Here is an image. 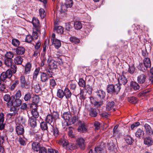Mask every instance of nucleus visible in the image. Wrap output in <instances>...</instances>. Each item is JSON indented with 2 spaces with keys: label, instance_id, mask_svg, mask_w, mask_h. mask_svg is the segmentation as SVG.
Here are the masks:
<instances>
[{
  "label": "nucleus",
  "instance_id": "nucleus-1",
  "mask_svg": "<svg viewBox=\"0 0 153 153\" xmlns=\"http://www.w3.org/2000/svg\"><path fill=\"white\" fill-rule=\"evenodd\" d=\"M121 88L119 85L116 84L115 85L109 84L107 87V91L108 93L117 94L119 92Z\"/></svg>",
  "mask_w": 153,
  "mask_h": 153
},
{
  "label": "nucleus",
  "instance_id": "nucleus-2",
  "mask_svg": "<svg viewBox=\"0 0 153 153\" xmlns=\"http://www.w3.org/2000/svg\"><path fill=\"white\" fill-rule=\"evenodd\" d=\"M59 117V115L57 111H53L51 114H48L45 118V121L50 124L54 122Z\"/></svg>",
  "mask_w": 153,
  "mask_h": 153
},
{
  "label": "nucleus",
  "instance_id": "nucleus-3",
  "mask_svg": "<svg viewBox=\"0 0 153 153\" xmlns=\"http://www.w3.org/2000/svg\"><path fill=\"white\" fill-rule=\"evenodd\" d=\"M4 64L6 66L8 67H10L11 70L13 73L14 74L17 71V66L15 64H13L12 59H6L4 60Z\"/></svg>",
  "mask_w": 153,
  "mask_h": 153
},
{
  "label": "nucleus",
  "instance_id": "nucleus-4",
  "mask_svg": "<svg viewBox=\"0 0 153 153\" xmlns=\"http://www.w3.org/2000/svg\"><path fill=\"white\" fill-rule=\"evenodd\" d=\"M13 72L11 70L8 69L6 72H3L0 75V79L4 82L7 78L10 79L12 76Z\"/></svg>",
  "mask_w": 153,
  "mask_h": 153
},
{
  "label": "nucleus",
  "instance_id": "nucleus-5",
  "mask_svg": "<svg viewBox=\"0 0 153 153\" xmlns=\"http://www.w3.org/2000/svg\"><path fill=\"white\" fill-rule=\"evenodd\" d=\"M4 101L7 102V105L8 107H10L13 105L12 102L15 100V96H12L10 97L8 94H5L3 97Z\"/></svg>",
  "mask_w": 153,
  "mask_h": 153
},
{
  "label": "nucleus",
  "instance_id": "nucleus-6",
  "mask_svg": "<svg viewBox=\"0 0 153 153\" xmlns=\"http://www.w3.org/2000/svg\"><path fill=\"white\" fill-rule=\"evenodd\" d=\"M20 81L21 88H28L29 83L26 81L25 76H21L20 77Z\"/></svg>",
  "mask_w": 153,
  "mask_h": 153
},
{
  "label": "nucleus",
  "instance_id": "nucleus-7",
  "mask_svg": "<svg viewBox=\"0 0 153 153\" xmlns=\"http://www.w3.org/2000/svg\"><path fill=\"white\" fill-rule=\"evenodd\" d=\"M47 62L48 64V68L51 70L57 68V65L56 62L52 60L51 59H50L49 57L48 58Z\"/></svg>",
  "mask_w": 153,
  "mask_h": 153
},
{
  "label": "nucleus",
  "instance_id": "nucleus-8",
  "mask_svg": "<svg viewBox=\"0 0 153 153\" xmlns=\"http://www.w3.org/2000/svg\"><path fill=\"white\" fill-rule=\"evenodd\" d=\"M118 84L120 86L121 85H124L126 84L128 82V80L123 75H119L118 77Z\"/></svg>",
  "mask_w": 153,
  "mask_h": 153
},
{
  "label": "nucleus",
  "instance_id": "nucleus-9",
  "mask_svg": "<svg viewBox=\"0 0 153 153\" xmlns=\"http://www.w3.org/2000/svg\"><path fill=\"white\" fill-rule=\"evenodd\" d=\"M76 143L81 149L83 150L85 149V140L83 138L81 137L78 138L76 140Z\"/></svg>",
  "mask_w": 153,
  "mask_h": 153
},
{
  "label": "nucleus",
  "instance_id": "nucleus-10",
  "mask_svg": "<svg viewBox=\"0 0 153 153\" xmlns=\"http://www.w3.org/2000/svg\"><path fill=\"white\" fill-rule=\"evenodd\" d=\"M31 107L32 108L31 113L33 117V118H37L39 116L38 113L37 111V106L36 104H32Z\"/></svg>",
  "mask_w": 153,
  "mask_h": 153
},
{
  "label": "nucleus",
  "instance_id": "nucleus-11",
  "mask_svg": "<svg viewBox=\"0 0 153 153\" xmlns=\"http://www.w3.org/2000/svg\"><path fill=\"white\" fill-rule=\"evenodd\" d=\"M16 133L19 136L23 135L25 131L24 127L22 125L17 126L16 127Z\"/></svg>",
  "mask_w": 153,
  "mask_h": 153
},
{
  "label": "nucleus",
  "instance_id": "nucleus-12",
  "mask_svg": "<svg viewBox=\"0 0 153 153\" xmlns=\"http://www.w3.org/2000/svg\"><path fill=\"white\" fill-rule=\"evenodd\" d=\"M146 76L143 74L139 75L137 77V81L139 83L143 84L145 82Z\"/></svg>",
  "mask_w": 153,
  "mask_h": 153
},
{
  "label": "nucleus",
  "instance_id": "nucleus-13",
  "mask_svg": "<svg viewBox=\"0 0 153 153\" xmlns=\"http://www.w3.org/2000/svg\"><path fill=\"white\" fill-rule=\"evenodd\" d=\"M34 27V28H40V26L39 20L36 17H33L31 22Z\"/></svg>",
  "mask_w": 153,
  "mask_h": 153
},
{
  "label": "nucleus",
  "instance_id": "nucleus-14",
  "mask_svg": "<svg viewBox=\"0 0 153 153\" xmlns=\"http://www.w3.org/2000/svg\"><path fill=\"white\" fill-rule=\"evenodd\" d=\"M58 143L60 145L64 146H66L68 145V140L66 139V137L63 136L59 140Z\"/></svg>",
  "mask_w": 153,
  "mask_h": 153
},
{
  "label": "nucleus",
  "instance_id": "nucleus-15",
  "mask_svg": "<svg viewBox=\"0 0 153 153\" xmlns=\"http://www.w3.org/2000/svg\"><path fill=\"white\" fill-rule=\"evenodd\" d=\"M40 77L41 81L42 82H45L48 80L50 77L48 76L46 73L42 72L40 75Z\"/></svg>",
  "mask_w": 153,
  "mask_h": 153
},
{
  "label": "nucleus",
  "instance_id": "nucleus-16",
  "mask_svg": "<svg viewBox=\"0 0 153 153\" xmlns=\"http://www.w3.org/2000/svg\"><path fill=\"white\" fill-rule=\"evenodd\" d=\"M144 143L148 146L151 145L153 143L152 138L150 137H147L144 139Z\"/></svg>",
  "mask_w": 153,
  "mask_h": 153
},
{
  "label": "nucleus",
  "instance_id": "nucleus-17",
  "mask_svg": "<svg viewBox=\"0 0 153 153\" xmlns=\"http://www.w3.org/2000/svg\"><path fill=\"white\" fill-rule=\"evenodd\" d=\"M32 146V149L36 152L38 151L41 147L40 143L37 142H33Z\"/></svg>",
  "mask_w": 153,
  "mask_h": 153
},
{
  "label": "nucleus",
  "instance_id": "nucleus-18",
  "mask_svg": "<svg viewBox=\"0 0 153 153\" xmlns=\"http://www.w3.org/2000/svg\"><path fill=\"white\" fill-rule=\"evenodd\" d=\"M143 64L146 68H150L151 66V62L149 58L146 57L143 60Z\"/></svg>",
  "mask_w": 153,
  "mask_h": 153
},
{
  "label": "nucleus",
  "instance_id": "nucleus-19",
  "mask_svg": "<svg viewBox=\"0 0 153 153\" xmlns=\"http://www.w3.org/2000/svg\"><path fill=\"white\" fill-rule=\"evenodd\" d=\"M89 114L91 117H96L97 114V110L95 108H91L89 110Z\"/></svg>",
  "mask_w": 153,
  "mask_h": 153
},
{
  "label": "nucleus",
  "instance_id": "nucleus-20",
  "mask_svg": "<svg viewBox=\"0 0 153 153\" xmlns=\"http://www.w3.org/2000/svg\"><path fill=\"white\" fill-rule=\"evenodd\" d=\"M36 119L34 118H30L29 120V123L30 126L33 128H35L36 126Z\"/></svg>",
  "mask_w": 153,
  "mask_h": 153
},
{
  "label": "nucleus",
  "instance_id": "nucleus-21",
  "mask_svg": "<svg viewBox=\"0 0 153 153\" xmlns=\"http://www.w3.org/2000/svg\"><path fill=\"white\" fill-rule=\"evenodd\" d=\"M71 115L70 111L65 112H64L62 115V118L65 120H68V121L71 118Z\"/></svg>",
  "mask_w": 153,
  "mask_h": 153
},
{
  "label": "nucleus",
  "instance_id": "nucleus-22",
  "mask_svg": "<svg viewBox=\"0 0 153 153\" xmlns=\"http://www.w3.org/2000/svg\"><path fill=\"white\" fill-rule=\"evenodd\" d=\"M52 130L51 131V132L52 133L53 135L56 137H57L59 135V131L58 128L56 127H53L52 126Z\"/></svg>",
  "mask_w": 153,
  "mask_h": 153
},
{
  "label": "nucleus",
  "instance_id": "nucleus-23",
  "mask_svg": "<svg viewBox=\"0 0 153 153\" xmlns=\"http://www.w3.org/2000/svg\"><path fill=\"white\" fill-rule=\"evenodd\" d=\"M25 48L22 46L18 47L16 50V53L19 55H22L25 52Z\"/></svg>",
  "mask_w": 153,
  "mask_h": 153
},
{
  "label": "nucleus",
  "instance_id": "nucleus-24",
  "mask_svg": "<svg viewBox=\"0 0 153 153\" xmlns=\"http://www.w3.org/2000/svg\"><path fill=\"white\" fill-rule=\"evenodd\" d=\"M144 127L145 129L146 134L150 135L152 134L153 130L152 131V128L150 126L147 124H145Z\"/></svg>",
  "mask_w": 153,
  "mask_h": 153
},
{
  "label": "nucleus",
  "instance_id": "nucleus-25",
  "mask_svg": "<svg viewBox=\"0 0 153 153\" xmlns=\"http://www.w3.org/2000/svg\"><path fill=\"white\" fill-rule=\"evenodd\" d=\"M52 41V44L56 48L58 49L60 47L61 43L59 40L55 39H53V41Z\"/></svg>",
  "mask_w": 153,
  "mask_h": 153
},
{
  "label": "nucleus",
  "instance_id": "nucleus-26",
  "mask_svg": "<svg viewBox=\"0 0 153 153\" xmlns=\"http://www.w3.org/2000/svg\"><path fill=\"white\" fill-rule=\"evenodd\" d=\"M115 105V103L113 101L108 102L106 105V109L107 111H109L111 110H112L113 109Z\"/></svg>",
  "mask_w": 153,
  "mask_h": 153
},
{
  "label": "nucleus",
  "instance_id": "nucleus-27",
  "mask_svg": "<svg viewBox=\"0 0 153 153\" xmlns=\"http://www.w3.org/2000/svg\"><path fill=\"white\" fill-rule=\"evenodd\" d=\"M23 59L22 57L20 56H18L14 59V62L15 65H21Z\"/></svg>",
  "mask_w": 153,
  "mask_h": 153
},
{
  "label": "nucleus",
  "instance_id": "nucleus-28",
  "mask_svg": "<svg viewBox=\"0 0 153 153\" xmlns=\"http://www.w3.org/2000/svg\"><path fill=\"white\" fill-rule=\"evenodd\" d=\"M18 140L21 145L23 146L26 145V142L27 139L25 138V137L23 135L19 136Z\"/></svg>",
  "mask_w": 153,
  "mask_h": 153
},
{
  "label": "nucleus",
  "instance_id": "nucleus-29",
  "mask_svg": "<svg viewBox=\"0 0 153 153\" xmlns=\"http://www.w3.org/2000/svg\"><path fill=\"white\" fill-rule=\"evenodd\" d=\"M40 28H33L32 35L34 38L33 39H36L38 37V33L40 32Z\"/></svg>",
  "mask_w": 153,
  "mask_h": 153
},
{
  "label": "nucleus",
  "instance_id": "nucleus-30",
  "mask_svg": "<svg viewBox=\"0 0 153 153\" xmlns=\"http://www.w3.org/2000/svg\"><path fill=\"white\" fill-rule=\"evenodd\" d=\"M97 95L100 99H103L105 96V92L102 90H98L96 92Z\"/></svg>",
  "mask_w": 153,
  "mask_h": 153
},
{
  "label": "nucleus",
  "instance_id": "nucleus-31",
  "mask_svg": "<svg viewBox=\"0 0 153 153\" xmlns=\"http://www.w3.org/2000/svg\"><path fill=\"white\" fill-rule=\"evenodd\" d=\"M12 102L13 103L12 106H19L21 105L22 101L19 98H16L15 97V100Z\"/></svg>",
  "mask_w": 153,
  "mask_h": 153
},
{
  "label": "nucleus",
  "instance_id": "nucleus-32",
  "mask_svg": "<svg viewBox=\"0 0 153 153\" xmlns=\"http://www.w3.org/2000/svg\"><path fill=\"white\" fill-rule=\"evenodd\" d=\"M64 96L66 99H68L71 97L72 94L69 89L68 88H65L64 91Z\"/></svg>",
  "mask_w": 153,
  "mask_h": 153
},
{
  "label": "nucleus",
  "instance_id": "nucleus-33",
  "mask_svg": "<svg viewBox=\"0 0 153 153\" xmlns=\"http://www.w3.org/2000/svg\"><path fill=\"white\" fill-rule=\"evenodd\" d=\"M32 67L31 65L29 62L27 63L25 66V73L26 74H28L30 73Z\"/></svg>",
  "mask_w": 153,
  "mask_h": 153
},
{
  "label": "nucleus",
  "instance_id": "nucleus-34",
  "mask_svg": "<svg viewBox=\"0 0 153 153\" xmlns=\"http://www.w3.org/2000/svg\"><path fill=\"white\" fill-rule=\"evenodd\" d=\"M144 133L143 130L138 129L135 133V135L137 137L140 138L143 136Z\"/></svg>",
  "mask_w": 153,
  "mask_h": 153
},
{
  "label": "nucleus",
  "instance_id": "nucleus-35",
  "mask_svg": "<svg viewBox=\"0 0 153 153\" xmlns=\"http://www.w3.org/2000/svg\"><path fill=\"white\" fill-rule=\"evenodd\" d=\"M54 30L58 33L62 34L64 32L63 28L60 26H56L54 28Z\"/></svg>",
  "mask_w": 153,
  "mask_h": 153
},
{
  "label": "nucleus",
  "instance_id": "nucleus-36",
  "mask_svg": "<svg viewBox=\"0 0 153 153\" xmlns=\"http://www.w3.org/2000/svg\"><path fill=\"white\" fill-rule=\"evenodd\" d=\"M131 86L135 90H138L140 88V86L137 83L135 82L131 81L130 83Z\"/></svg>",
  "mask_w": 153,
  "mask_h": 153
},
{
  "label": "nucleus",
  "instance_id": "nucleus-37",
  "mask_svg": "<svg viewBox=\"0 0 153 153\" xmlns=\"http://www.w3.org/2000/svg\"><path fill=\"white\" fill-rule=\"evenodd\" d=\"M57 96L59 98L62 99L64 96V91L61 89H58L57 92Z\"/></svg>",
  "mask_w": 153,
  "mask_h": 153
},
{
  "label": "nucleus",
  "instance_id": "nucleus-38",
  "mask_svg": "<svg viewBox=\"0 0 153 153\" xmlns=\"http://www.w3.org/2000/svg\"><path fill=\"white\" fill-rule=\"evenodd\" d=\"M74 27L76 30H80L82 27V24L81 22L76 21L74 23Z\"/></svg>",
  "mask_w": 153,
  "mask_h": 153
},
{
  "label": "nucleus",
  "instance_id": "nucleus-39",
  "mask_svg": "<svg viewBox=\"0 0 153 153\" xmlns=\"http://www.w3.org/2000/svg\"><path fill=\"white\" fill-rule=\"evenodd\" d=\"M125 140L128 145H131L134 141L132 137L130 136L127 135L125 137Z\"/></svg>",
  "mask_w": 153,
  "mask_h": 153
},
{
  "label": "nucleus",
  "instance_id": "nucleus-40",
  "mask_svg": "<svg viewBox=\"0 0 153 153\" xmlns=\"http://www.w3.org/2000/svg\"><path fill=\"white\" fill-rule=\"evenodd\" d=\"M70 40L71 42L74 44H77L80 42V40L78 38L74 36L71 37Z\"/></svg>",
  "mask_w": 153,
  "mask_h": 153
},
{
  "label": "nucleus",
  "instance_id": "nucleus-41",
  "mask_svg": "<svg viewBox=\"0 0 153 153\" xmlns=\"http://www.w3.org/2000/svg\"><path fill=\"white\" fill-rule=\"evenodd\" d=\"M79 131L84 133L87 131V129L85 127V126L84 124H81L78 129Z\"/></svg>",
  "mask_w": 153,
  "mask_h": 153
},
{
  "label": "nucleus",
  "instance_id": "nucleus-42",
  "mask_svg": "<svg viewBox=\"0 0 153 153\" xmlns=\"http://www.w3.org/2000/svg\"><path fill=\"white\" fill-rule=\"evenodd\" d=\"M78 84L80 87L85 88L86 86L85 81L82 78L79 79Z\"/></svg>",
  "mask_w": 153,
  "mask_h": 153
},
{
  "label": "nucleus",
  "instance_id": "nucleus-43",
  "mask_svg": "<svg viewBox=\"0 0 153 153\" xmlns=\"http://www.w3.org/2000/svg\"><path fill=\"white\" fill-rule=\"evenodd\" d=\"M149 91H150L148 89L143 91L139 93V95L141 97L147 96L149 95Z\"/></svg>",
  "mask_w": 153,
  "mask_h": 153
},
{
  "label": "nucleus",
  "instance_id": "nucleus-44",
  "mask_svg": "<svg viewBox=\"0 0 153 153\" xmlns=\"http://www.w3.org/2000/svg\"><path fill=\"white\" fill-rule=\"evenodd\" d=\"M40 126L42 129L43 131L47 130L48 128L47 124L45 122H42L40 124Z\"/></svg>",
  "mask_w": 153,
  "mask_h": 153
},
{
  "label": "nucleus",
  "instance_id": "nucleus-45",
  "mask_svg": "<svg viewBox=\"0 0 153 153\" xmlns=\"http://www.w3.org/2000/svg\"><path fill=\"white\" fill-rule=\"evenodd\" d=\"M65 5L67 8L71 7L73 5V1L72 0H66Z\"/></svg>",
  "mask_w": 153,
  "mask_h": 153
},
{
  "label": "nucleus",
  "instance_id": "nucleus-46",
  "mask_svg": "<svg viewBox=\"0 0 153 153\" xmlns=\"http://www.w3.org/2000/svg\"><path fill=\"white\" fill-rule=\"evenodd\" d=\"M128 101L129 102L133 104H135L137 102L136 98L134 97H128Z\"/></svg>",
  "mask_w": 153,
  "mask_h": 153
},
{
  "label": "nucleus",
  "instance_id": "nucleus-47",
  "mask_svg": "<svg viewBox=\"0 0 153 153\" xmlns=\"http://www.w3.org/2000/svg\"><path fill=\"white\" fill-rule=\"evenodd\" d=\"M12 44L14 46L17 47L19 45L20 42L16 39H13L12 40Z\"/></svg>",
  "mask_w": 153,
  "mask_h": 153
},
{
  "label": "nucleus",
  "instance_id": "nucleus-48",
  "mask_svg": "<svg viewBox=\"0 0 153 153\" xmlns=\"http://www.w3.org/2000/svg\"><path fill=\"white\" fill-rule=\"evenodd\" d=\"M39 13L40 17L42 19L44 18L45 16V11L43 8H41L39 9Z\"/></svg>",
  "mask_w": 153,
  "mask_h": 153
},
{
  "label": "nucleus",
  "instance_id": "nucleus-49",
  "mask_svg": "<svg viewBox=\"0 0 153 153\" xmlns=\"http://www.w3.org/2000/svg\"><path fill=\"white\" fill-rule=\"evenodd\" d=\"M40 71V68H38L35 70L33 74V78L34 79H36Z\"/></svg>",
  "mask_w": 153,
  "mask_h": 153
},
{
  "label": "nucleus",
  "instance_id": "nucleus-50",
  "mask_svg": "<svg viewBox=\"0 0 153 153\" xmlns=\"http://www.w3.org/2000/svg\"><path fill=\"white\" fill-rule=\"evenodd\" d=\"M104 150V146H100L95 147V151L97 152H100L101 153L102 151Z\"/></svg>",
  "mask_w": 153,
  "mask_h": 153
},
{
  "label": "nucleus",
  "instance_id": "nucleus-51",
  "mask_svg": "<svg viewBox=\"0 0 153 153\" xmlns=\"http://www.w3.org/2000/svg\"><path fill=\"white\" fill-rule=\"evenodd\" d=\"M31 97V94L29 92H28L25 96L24 98V100L25 101H28L30 100Z\"/></svg>",
  "mask_w": 153,
  "mask_h": 153
},
{
  "label": "nucleus",
  "instance_id": "nucleus-52",
  "mask_svg": "<svg viewBox=\"0 0 153 153\" xmlns=\"http://www.w3.org/2000/svg\"><path fill=\"white\" fill-rule=\"evenodd\" d=\"M5 56L7 57L6 59H12L13 57L14 54L12 52H9L7 53Z\"/></svg>",
  "mask_w": 153,
  "mask_h": 153
},
{
  "label": "nucleus",
  "instance_id": "nucleus-53",
  "mask_svg": "<svg viewBox=\"0 0 153 153\" xmlns=\"http://www.w3.org/2000/svg\"><path fill=\"white\" fill-rule=\"evenodd\" d=\"M33 39L31 35H27L26 36L25 41L27 42L30 43Z\"/></svg>",
  "mask_w": 153,
  "mask_h": 153
},
{
  "label": "nucleus",
  "instance_id": "nucleus-54",
  "mask_svg": "<svg viewBox=\"0 0 153 153\" xmlns=\"http://www.w3.org/2000/svg\"><path fill=\"white\" fill-rule=\"evenodd\" d=\"M85 88V89L87 91V92L89 94H91L92 91V87L90 85H87Z\"/></svg>",
  "mask_w": 153,
  "mask_h": 153
},
{
  "label": "nucleus",
  "instance_id": "nucleus-55",
  "mask_svg": "<svg viewBox=\"0 0 153 153\" xmlns=\"http://www.w3.org/2000/svg\"><path fill=\"white\" fill-rule=\"evenodd\" d=\"M77 118L76 116H74L72 117L70 119V120L68 121V122H69L70 124H71L75 123L77 120Z\"/></svg>",
  "mask_w": 153,
  "mask_h": 153
},
{
  "label": "nucleus",
  "instance_id": "nucleus-56",
  "mask_svg": "<svg viewBox=\"0 0 153 153\" xmlns=\"http://www.w3.org/2000/svg\"><path fill=\"white\" fill-rule=\"evenodd\" d=\"M35 45L34 46L35 49L36 50H40V48L41 42L40 41H38L36 42Z\"/></svg>",
  "mask_w": 153,
  "mask_h": 153
},
{
  "label": "nucleus",
  "instance_id": "nucleus-57",
  "mask_svg": "<svg viewBox=\"0 0 153 153\" xmlns=\"http://www.w3.org/2000/svg\"><path fill=\"white\" fill-rule=\"evenodd\" d=\"M71 112H73L74 114L78 113L79 111L78 108L75 106H72L71 107Z\"/></svg>",
  "mask_w": 153,
  "mask_h": 153
},
{
  "label": "nucleus",
  "instance_id": "nucleus-58",
  "mask_svg": "<svg viewBox=\"0 0 153 153\" xmlns=\"http://www.w3.org/2000/svg\"><path fill=\"white\" fill-rule=\"evenodd\" d=\"M19 83V81L16 80L14 81L13 84L11 85L10 87V89L11 90H13L16 87L17 85Z\"/></svg>",
  "mask_w": 153,
  "mask_h": 153
},
{
  "label": "nucleus",
  "instance_id": "nucleus-59",
  "mask_svg": "<svg viewBox=\"0 0 153 153\" xmlns=\"http://www.w3.org/2000/svg\"><path fill=\"white\" fill-rule=\"evenodd\" d=\"M114 145L113 143H112L111 145L110 144L108 145V149L111 151L115 152L116 150L114 148Z\"/></svg>",
  "mask_w": 153,
  "mask_h": 153
},
{
  "label": "nucleus",
  "instance_id": "nucleus-60",
  "mask_svg": "<svg viewBox=\"0 0 153 153\" xmlns=\"http://www.w3.org/2000/svg\"><path fill=\"white\" fill-rule=\"evenodd\" d=\"M33 104H36L39 102V99L38 96H34L33 97Z\"/></svg>",
  "mask_w": 153,
  "mask_h": 153
},
{
  "label": "nucleus",
  "instance_id": "nucleus-61",
  "mask_svg": "<svg viewBox=\"0 0 153 153\" xmlns=\"http://www.w3.org/2000/svg\"><path fill=\"white\" fill-rule=\"evenodd\" d=\"M10 107V112L17 114L18 110L16 108L15 106H11Z\"/></svg>",
  "mask_w": 153,
  "mask_h": 153
},
{
  "label": "nucleus",
  "instance_id": "nucleus-62",
  "mask_svg": "<svg viewBox=\"0 0 153 153\" xmlns=\"http://www.w3.org/2000/svg\"><path fill=\"white\" fill-rule=\"evenodd\" d=\"M135 71V68L133 66H132L131 67H129L128 71L131 74H133L134 73Z\"/></svg>",
  "mask_w": 153,
  "mask_h": 153
},
{
  "label": "nucleus",
  "instance_id": "nucleus-63",
  "mask_svg": "<svg viewBox=\"0 0 153 153\" xmlns=\"http://www.w3.org/2000/svg\"><path fill=\"white\" fill-rule=\"evenodd\" d=\"M80 97L82 99H84L85 98L86 94L84 91L83 90L80 89V91L79 94Z\"/></svg>",
  "mask_w": 153,
  "mask_h": 153
},
{
  "label": "nucleus",
  "instance_id": "nucleus-64",
  "mask_svg": "<svg viewBox=\"0 0 153 153\" xmlns=\"http://www.w3.org/2000/svg\"><path fill=\"white\" fill-rule=\"evenodd\" d=\"M50 85L53 88H54L56 85V83L54 79H52L50 80Z\"/></svg>",
  "mask_w": 153,
  "mask_h": 153
}]
</instances>
